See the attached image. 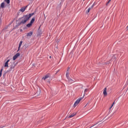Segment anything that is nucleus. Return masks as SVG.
<instances>
[{
	"mask_svg": "<svg viewBox=\"0 0 128 128\" xmlns=\"http://www.w3.org/2000/svg\"><path fill=\"white\" fill-rule=\"evenodd\" d=\"M66 76L67 78H68V72H66Z\"/></svg>",
	"mask_w": 128,
	"mask_h": 128,
	"instance_id": "20",
	"label": "nucleus"
},
{
	"mask_svg": "<svg viewBox=\"0 0 128 128\" xmlns=\"http://www.w3.org/2000/svg\"><path fill=\"white\" fill-rule=\"evenodd\" d=\"M2 68L0 70V76H2Z\"/></svg>",
	"mask_w": 128,
	"mask_h": 128,
	"instance_id": "18",
	"label": "nucleus"
},
{
	"mask_svg": "<svg viewBox=\"0 0 128 128\" xmlns=\"http://www.w3.org/2000/svg\"><path fill=\"white\" fill-rule=\"evenodd\" d=\"M94 4H92V6H94Z\"/></svg>",
	"mask_w": 128,
	"mask_h": 128,
	"instance_id": "30",
	"label": "nucleus"
},
{
	"mask_svg": "<svg viewBox=\"0 0 128 128\" xmlns=\"http://www.w3.org/2000/svg\"><path fill=\"white\" fill-rule=\"evenodd\" d=\"M112 104H113V106H114V102Z\"/></svg>",
	"mask_w": 128,
	"mask_h": 128,
	"instance_id": "26",
	"label": "nucleus"
},
{
	"mask_svg": "<svg viewBox=\"0 0 128 128\" xmlns=\"http://www.w3.org/2000/svg\"><path fill=\"white\" fill-rule=\"evenodd\" d=\"M82 98H80L76 101L74 105V108H76V106H78V104H80V102Z\"/></svg>",
	"mask_w": 128,
	"mask_h": 128,
	"instance_id": "2",
	"label": "nucleus"
},
{
	"mask_svg": "<svg viewBox=\"0 0 128 128\" xmlns=\"http://www.w3.org/2000/svg\"><path fill=\"white\" fill-rule=\"evenodd\" d=\"M8 62H10V60H8L4 64V68H8Z\"/></svg>",
	"mask_w": 128,
	"mask_h": 128,
	"instance_id": "5",
	"label": "nucleus"
},
{
	"mask_svg": "<svg viewBox=\"0 0 128 128\" xmlns=\"http://www.w3.org/2000/svg\"><path fill=\"white\" fill-rule=\"evenodd\" d=\"M22 18H24V20H22L20 22V23L18 24V26H20V24H26V22H28V20H30V18H28V15L24 16L22 17Z\"/></svg>",
	"mask_w": 128,
	"mask_h": 128,
	"instance_id": "1",
	"label": "nucleus"
},
{
	"mask_svg": "<svg viewBox=\"0 0 128 128\" xmlns=\"http://www.w3.org/2000/svg\"><path fill=\"white\" fill-rule=\"evenodd\" d=\"M32 32H30L27 34V36H32Z\"/></svg>",
	"mask_w": 128,
	"mask_h": 128,
	"instance_id": "12",
	"label": "nucleus"
},
{
	"mask_svg": "<svg viewBox=\"0 0 128 128\" xmlns=\"http://www.w3.org/2000/svg\"><path fill=\"white\" fill-rule=\"evenodd\" d=\"M86 90H88V89L85 90V92H86Z\"/></svg>",
	"mask_w": 128,
	"mask_h": 128,
	"instance_id": "25",
	"label": "nucleus"
},
{
	"mask_svg": "<svg viewBox=\"0 0 128 128\" xmlns=\"http://www.w3.org/2000/svg\"><path fill=\"white\" fill-rule=\"evenodd\" d=\"M26 6L22 7L20 10V12H24L26 10Z\"/></svg>",
	"mask_w": 128,
	"mask_h": 128,
	"instance_id": "6",
	"label": "nucleus"
},
{
	"mask_svg": "<svg viewBox=\"0 0 128 128\" xmlns=\"http://www.w3.org/2000/svg\"><path fill=\"white\" fill-rule=\"evenodd\" d=\"M20 30V32H22V30Z\"/></svg>",
	"mask_w": 128,
	"mask_h": 128,
	"instance_id": "27",
	"label": "nucleus"
},
{
	"mask_svg": "<svg viewBox=\"0 0 128 128\" xmlns=\"http://www.w3.org/2000/svg\"><path fill=\"white\" fill-rule=\"evenodd\" d=\"M108 4H110V2H108L106 3V5Z\"/></svg>",
	"mask_w": 128,
	"mask_h": 128,
	"instance_id": "23",
	"label": "nucleus"
},
{
	"mask_svg": "<svg viewBox=\"0 0 128 128\" xmlns=\"http://www.w3.org/2000/svg\"><path fill=\"white\" fill-rule=\"evenodd\" d=\"M108 2H109V3H110V1H108Z\"/></svg>",
	"mask_w": 128,
	"mask_h": 128,
	"instance_id": "29",
	"label": "nucleus"
},
{
	"mask_svg": "<svg viewBox=\"0 0 128 128\" xmlns=\"http://www.w3.org/2000/svg\"><path fill=\"white\" fill-rule=\"evenodd\" d=\"M90 8H89L88 10V12H90Z\"/></svg>",
	"mask_w": 128,
	"mask_h": 128,
	"instance_id": "22",
	"label": "nucleus"
},
{
	"mask_svg": "<svg viewBox=\"0 0 128 128\" xmlns=\"http://www.w3.org/2000/svg\"><path fill=\"white\" fill-rule=\"evenodd\" d=\"M84 1L86 0H83Z\"/></svg>",
	"mask_w": 128,
	"mask_h": 128,
	"instance_id": "31",
	"label": "nucleus"
},
{
	"mask_svg": "<svg viewBox=\"0 0 128 128\" xmlns=\"http://www.w3.org/2000/svg\"><path fill=\"white\" fill-rule=\"evenodd\" d=\"M30 22L32 24H34V18H32Z\"/></svg>",
	"mask_w": 128,
	"mask_h": 128,
	"instance_id": "16",
	"label": "nucleus"
},
{
	"mask_svg": "<svg viewBox=\"0 0 128 128\" xmlns=\"http://www.w3.org/2000/svg\"><path fill=\"white\" fill-rule=\"evenodd\" d=\"M4 6H6V4L3 2H2V3L1 4L0 8H4Z\"/></svg>",
	"mask_w": 128,
	"mask_h": 128,
	"instance_id": "11",
	"label": "nucleus"
},
{
	"mask_svg": "<svg viewBox=\"0 0 128 128\" xmlns=\"http://www.w3.org/2000/svg\"><path fill=\"white\" fill-rule=\"evenodd\" d=\"M111 0H109L108 1L110 2Z\"/></svg>",
	"mask_w": 128,
	"mask_h": 128,
	"instance_id": "28",
	"label": "nucleus"
},
{
	"mask_svg": "<svg viewBox=\"0 0 128 128\" xmlns=\"http://www.w3.org/2000/svg\"><path fill=\"white\" fill-rule=\"evenodd\" d=\"M6 2L8 4L10 2V0H5Z\"/></svg>",
	"mask_w": 128,
	"mask_h": 128,
	"instance_id": "17",
	"label": "nucleus"
},
{
	"mask_svg": "<svg viewBox=\"0 0 128 128\" xmlns=\"http://www.w3.org/2000/svg\"><path fill=\"white\" fill-rule=\"evenodd\" d=\"M14 65L11 64L10 66V70H14Z\"/></svg>",
	"mask_w": 128,
	"mask_h": 128,
	"instance_id": "7",
	"label": "nucleus"
},
{
	"mask_svg": "<svg viewBox=\"0 0 128 128\" xmlns=\"http://www.w3.org/2000/svg\"><path fill=\"white\" fill-rule=\"evenodd\" d=\"M104 95L106 96L108 94V93L106 92V88H104V92H103Z\"/></svg>",
	"mask_w": 128,
	"mask_h": 128,
	"instance_id": "9",
	"label": "nucleus"
},
{
	"mask_svg": "<svg viewBox=\"0 0 128 128\" xmlns=\"http://www.w3.org/2000/svg\"><path fill=\"white\" fill-rule=\"evenodd\" d=\"M42 34V32L41 30L38 29V36H40Z\"/></svg>",
	"mask_w": 128,
	"mask_h": 128,
	"instance_id": "4",
	"label": "nucleus"
},
{
	"mask_svg": "<svg viewBox=\"0 0 128 128\" xmlns=\"http://www.w3.org/2000/svg\"><path fill=\"white\" fill-rule=\"evenodd\" d=\"M114 106V104H112L110 108V110H112V108Z\"/></svg>",
	"mask_w": 128,
	"mask_h": 128,
	"instance_id": "21",
	"label": "nucleus"
},
{
	"mask_svg": "<svg viewBox=\"0 0 128 128\" xmlns=\"http://www.w3.org/2000/svg\"><path fill=\"white\" fill-rule=\"evenodd\" d=\"M94 126H96V124L90 126V128H94Z\"/></svg>",
	"mask_w": 128,
	"mask_h": 128,
	"instance_id": "19",
	"label": "nucleus"
},
{
	"mask_svg": "<svg viewBox=\"0 0 128 128\" xmlns=\"http://www.w3.org/2000/svg\"><path fill=\"white\" fill-rule=\"evenodd\" d=\"M50 78V76H48V75H46L42 78V80H46V78Z\"/></svg>",
	"mask_w": 128,
	"mask_h": 128,
	"instance_id": "8",
	"label": "nucleus"
},
{
	"mask_svg": "<svg viewBox=\"0 0 128 128\" xmlns=\"http://www.w3.org/2000/svg\"><path fill=\"white\" fill-rule=\"evenodd\" d=\"M20 56V53H17L13 57V60H16L17 58H18Z\"/></svg>",
	"mask_w": 128,
	"mask_h": 128,
	"instance_id": "3",
	"label": "nucleus"
},
{
	"mask_svg": "<svg viewBox=\"0 0 128 128\" xmlns=\"http://www.w3.org/2000/svg\"><path fill=\"white\" fill-rule=\"evenodd\" d=\"M22 41L20 42V44H19V46L18 48V50H20V46H22Z\"/></svg>",
	"mask_w": 128,
	"mask_h": 128,
	"instance_id": "10",
	"label": "nucleus"
},
{
	"mask_svg": "<svg viewBox=\"0 0 128 128\" xmlns=\"http://www.w3.org/2000/svg\"><path fill=\"white\" fill-rule=\"evenodd\" d=\"M34 13L29 14V16H28V18H32V16H34Z\"/></svg>",
	"mask_w": 128,
	"mask_h": 128,
	"instance_id": "13",
	"label": "nucleus"
},
{
	"mask_svg": "<svg viewBox=\"0 0 128 128\" xmlns=\"http://www.w3.org/2000/svg\"><path fill=\"white\" fill-rule=\"evenodd\" d=\"M75 115H76V114H73L70 115L68 118H72V117L74 116Z\"/></svg>",
	"mask_w": 128,
	"mask_h": 128,
	"instance_id": "15",
	"label": "nucleus"
},
{
	"mask_svg": "<svg viewBox=\"0 0 128 128\" xmlns=\"http://www.w3.org/2000/svg\"><path fill=\"white\" fill-rule=\"evenodd\" d=\"M38 30H40V27H39Z\"/></svg>",
	"mask_w": 128,
	"mask_h": 128,
	"instance_id": "24",
	"label": "nucleus"
},
{
	"mask_svg": "<svg viewBox=\"0 0 128 128\" xmlns=\"http://www.w3.org/2000/svg\"><path fill=\"white\" fill-rule=\"evenodd\" d=\"M32 24L30 22V24H28L26 25V26H27V28H30V26H32Z\"/></svg>",
	"mask_w": 128,
	"mask_h": 128,
	"instance_id": "14",
	"label": "nucleus"
}]
</instances>
